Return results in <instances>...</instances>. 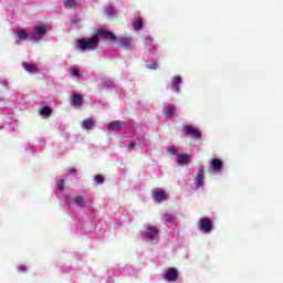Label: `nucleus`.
I'll return each instance as SVG.
<instances>
[{
	"instance_id": "393cba45",
	"label": "nucleus",
	"mask_w": 283,
	"mask_h": 283,
	"mask_svg": "<svg viewBox=\"0 0 283 283\" xmlns=\"http://www.w3.org/2000/svg\"><path fill=\"white\" fill-rule=\"evenodd\" d=\"M95 182L97 185H103V182H105V177L103 175H96L95 176Z\"/></svg>"
},
{
	"instance_id": "f3484780",
	"label": "nucleus",
	"mask_w": 283,
	"mask_h": 283,
	"mask_svg": "<svg viewBox=\"0 0 283 283\" xmlns=\"http://www.w3.org/2000/svg\"><path fill=\"white\" fill-rule=\"evenodd\" d=\"M74 205H76V207H80L81 209H83V207H85V197L76 196L74 198Z\"/></svg>"
},
{
	"instance_id": "bb28decb",
	"label": "nucleus",
	"mask_w": 283,
	"mask_h": 283,
	"mask_svg": "<svg viewBox=\"0 0 283 283\" xmlns=\"http://www.w3.org/2000/svg\"><path fill=\"white\" fill-rule=\"evenodd\" d=\"M64 185H65V179H60L57 181V189H59V191H63Z\"/></svg>"
},
{
	"instance_id": "9b49d317",
	"label": "nucleus",
	"mask_w": 283,
	"mask_h": 283,
	"mask_svg": "<svg viewBox=\"0 0 283 283\" xmlns=\"http://www.w3.org/2000/svg\"><path fill=\"white\" fill-rule=\"evenodd\" d=\"M154 200L156 202H164V200H167V193H165V190L155 189L154 190Z\"/></svg>"
},
{
	"instance_id": "473e14b6",
	"label": "nucleus",
	"mask_w": 283,
	"mask_h": 283,
	"mask_svg": "<svg viewBox=\"0 0 283 283\" xmlns=\"http://www.w3.org/2000/svg\"><path fill=\"white\" fill-rule=\"evenodd\" d=\"M76 23H78V20H72V21H71V24H72V25H76Z\"/></svg>"
},
{
	"instance_id": "423d86ee",
	"label": "nucleus",
	"mask_w": 283,
	"mask_h": 283,
	"mask_svg": "<svg viewBox=\"0 0 283 283\" xmlns=\"http://www.w3.org/2000/svg\"><path fill=\"white\" fill-rule=\"evenodd\" d=\"M223 163L220 158H213L210 160L209 169H212L216 174L222 171Z\"/></svg>"
},
{
	"instance_id": "7ed1b4c3",
	"label": "nucleus",
	"mask_w": 283,
	"mask_h": 283,
	"mask_svg": "<svg viewBox=\"0 0 283 283\" xmlns=\"http://www.w3.org/2000/svg\"><path fill=\"white\" fill-rule=\"evenodd\" d=\"M199 230L201 233H211V231H213V223L211 222V219H199Z\"/></svg>"
},
{
	"instance_id": "f03ea898",
	"label": "nucleus",
	"mask_w": 283,
	"mask_h": 283,
	"mask_svg": "<svg viewBox=\"0 0 283 283\" xmlns=\"http://www.w3.org/2000/svg\"><path fill=\"white\" fill-rule=\"evenodd\" d=\"M146 231V238H148L150 244H158L160 239V230H158L156 227L148 226Z\"/></svg>"
},
{
	"instance_id": "6ab92c4d",
	"label": "nucleus",
	"mask_w": 283,
	"mask_h": 283,
	"mask_svg": "<svg viewBox=\"0 0 283 283\" xmlns=\"http://www.w3.org/2000/svg\"><path fill=\"white\" fill-rule=\"evenodd\" d=\"M81 103H83V96L78 94H74L72 98V105L76 106V105H81Z\"/></svg>"
},
{
	"instance_id": "39448f33",
	"label": "nucleus",
	"mask_w": 283,
	"mask_h": 283,
	"mask_svg": "<svg viewBox=\"0 0 283 283\" xmlns=\"http://www.w3.org/2000/svg\"><path fill=\"white\" fill-rule=\"evenodd\" d=\"M95 36H97V39H107L108 41H115L116 39V34L112 33V31H108L107 29H97Z\"/></svg>"
},
{
	"instance_id": "a878e982",
	"label": "nucleus",
	"mask_w": 283,
	"mask_h": 283,
	"mask_svg": "<svg viewBox=\"0 0 283 283\" xmlns=\"http://www.w3.org/2000/svg\"><path fill=\"white\" fill-rule=\"evenodd\" d=\"M161 219L164 220V222H166V224L174 222V217L169 214H164Z\"/></svg>"
},
{
	"instance_id": "b1692460",
	"label": "nucleus",
	"mask_w": 283,
	"mask_h": 283,
	"mask_svg": "<svg viewBox=\"0 0 283 283\" xmlns=\"http://www.w3.org/2000/svg\"><path fill=\"white\" fill-rule=\"evenodd\" d=\"M115 13H116V11L114 10V7H107L105 9L106 17H114Z\"/></svg>"
},
{
	"instance_id": "c756f323",
	"label": "nucleus",
	"mask_w": 283,
	"mask_h": 283,
	"mask_svg": "<svg viewBox=\"0 0 283 283\" xmlns=\"http://www.w3.org/2000/svg\"><path fill=\"white\" fill-rule=\"evenodd\" d=\"M69 172L71 174V176H76V169L74 168H70Z\"/></svg>"
},
{
	"instance_id": "4be33fe9",
	"label": "nucleus",
	"mask_w": 283,
	"mask_h": 283,
	"mask_svg": "<svg viewBox=\"0 0 283 283\" xmlns=\"http://www.w3.org/2000/svg\"><path fill=\"white\" fill-rule=\"evenodd\" d=\"M63 6H64V8H72V9H74V8H76V0H65L64 2H63Z\"/></svg>"
},
{
	"instance_id": "6e6552de",
	"label": "nucleus",
	"mask_w": 283,
	"mask_h": 283,
	"mask_svg": "<svg viewBox=\"0 0 283 283\" xmlns=\"http://www.w3.org/2000/svg\"><path fill=\"white\" fill-rule=\"evenodd\" d=\"M196 187L200 189L205 185V167H200L197 176L195 177Z\"/></svg>"
},
{
	"instance_id": "f8f14e48",
	"label": "nucleus",
	"mask_w": 283,
	"mask_h": 283,
	"mask_svg": "<svg viewBox=\"0 0 283 283\" xmlns=\"http://www.w3.org/2000/svg\"><path fill=\"white\" fill-rule=\"evenodd\" d=\"M180 83H182V77L175 76L171 81L170 90L177 93L180 92Z\"/></svg>"
},
{
	"instance_id": "dca6fc26",
	"label": "nucleus",
	"mask_w": 283,
	"mask_h": 283,
	"mask_svg": "<svg viewBox=\"0 0 283 283\" xmlns=\"http://www.w3.org/2000/svg\"><path fill=\"white\" fill-rule=\"evenodd\" d=\"M132 45V38L124 36L120 38L119 48H129Z\"/></svg>"
},
{
	"instance_id": "0eeeda50",
	"label": "nucleus",
	"mask_w": 283,
	"mask_h": 283,
	"mask_svg": "<svg viewBox=\"0 0 283 283\" xmlns=\"http://www.w3.org/2000/svg\"><path fill=\"white\" fill-rule=\"evenodd\" d=\"M34 34H33V38H32V40L33 41H39V40H41V38L44 35V34H46V32H48V27H45V25H35L34 27Z\"/></svg>"
},
{
	"instance_id": "2eb2a0df",
	"label": "nucleus",
	"mask_w": 283,
	"mask_h": 283,
	"mask_svg": "<svg viewBox=\"0 0 283 283\" xmlns=\"http://www.w3.org/2000/svg\"><path fill=\"white\" fill-rule=\"evenodd\" d=\"M189 163V155L179 154L177 155V165H187Z\"/></svg>"
},
{
	"instance_id": "f704fd0d",
	"label": "nucleus",
	"mask_w": 283,
	"mask_h": 283,
	"mask_svg": "<svg viewBox=\"0 0 283 283\" xmlns=\"http://www.w3.org/2000/svg\"><path fill=\"white\" fill-rule=\"evenodd\" d=\"M0 129H4V126L0 124Z\"/></svg>"
},
{
	"instance_id": "c9c22d12",
	"label": "nucleus",
	"mask_w": 283,
	"mask_h": 283,
	"mask_svg": "<svg viewBox=\"0 0 283 283\" xmlns=\"http://www.w3.org/2000/svg\"><path fill=\"white\" fill-rule=\"evenodd\" d=\"M66 202H70V197H66Z\"/></svg>"
},
{
	"instance_id": "4468645a",
	"label": "nucleus",
	"mask_w": 283,
	"mask_h": 283,
	"mask_svg": "<svg viewBox=\"0 0 283 283\" xmlns=\"http://www.w3.org/2000/svg\"><path fill=\"white\" fill-rule=\"evenodd\" d=\"M174 114H176V106L168 105L164 113L165 118H174Z\"/></svg>"
},
{
	"instance_id": "c85d7f7f",
	"label": "nucleus",
	"mask_w": 283,
	"mask_h": 283,
	"mask_svg": "<svg viewBox=\"0 0 283 283\" xmlns=\"http://www.w3.org/2000/svg\"><path fill=\"white\" fill-rule=\"evenodd\" d=\"M72 74L73 76H81V71H78L77 69H73Z\"/></svg>"
},
{
	"instance_id": "5701e85b",
	"label": "nucleus",
	"mask_w": 283,
	"mask_h": 283,
	"mask_svg": "<svg viewBox=\"0 0 283 283\" xmlns=\"http://www.w3.org/2000/svg\"><path fill=\"white\" fill-rule=\"evenodd\" d=\"M23 67L27 72H36V66H34V64L31 63H24Z\"/></svg>"
},
{
	"instance_id": "f257e3e1",
	"label": "nucleus",
	"mask_w": 283,
	"mask_h": 283,
	"mask_svg": "<svg viewBox=\"0 0 283 283\" xmlns=\"http://www.w3.org/2000/svg\"><path fill=\"white\" fill-rule=\"evenodd\" d=\"M99 40L96 35L88 39L77 40V45L81 50H98Z\"/></svg>"
},
{
	"instance_id": "a211bd4d",
	"label": "nucleus",
	"mask_w": 283,
	"mask_h": 283,
	"mask_svg": "<svg viewBox=\"0 0 283 283\" xmlns=\"http://www.w3.org/2000/svg\"><path fill=\"white\" fill-rule=\"evenodd\" d=\"M17 36H19L21 41H27V39L30 38V35L23 29L17 31Z\"/></svg>"
},
{
	"instance_id": "aec40b11",
	"label": "nucleus",
	"mask_w": 283,
	"mask_h": 283,
	"mask_svg": "<svg viewBox=\"0 0 283 283\" xmlns=\"http://www.w3.org/2000/svg\"><path fill=\"white\" fill-rule=\"evenodd\" d=\"M40 114L41 116H52V108L50 106H43Z\"/></svg>"
},
{
	"instance_id": "2f4dec72",
	"label": "nucleus",
	"mask_w": 283,
	"mask_h": 283,
	"mask_svg": "<svg viewBox=\"0 0 283 283\" xmlns=\"http://www.w3.org/2000/svg\"><path fill=\"white\" fill-rule=\"evenodd\" d=\"M169 151H170V154L174 155V154H177L178 150L176 148H170Z\"/></svg>"
},
{
	"instance_id": "cd10ccee",
	"label": "nucleus",
	"mask_w": 283,
	"mask_h": 283,
	"mask_svg": "<svg viewBox=\"0 0 283 283\" xmlns=\"http://www.w3.org/2000/svg\"><path fill=\"white\" fill-rule=\"evenodd\" d=\"M18 271H20L21 273H25V271H28V266H25V265H19V266H18Z\"/></svg>"
},
{
	"instance_id": "1a4fd4ad",
	"label": "nucleus",
	"mask_w": 283,
	"mask_h": 283,
	"mask_svg": "<svg viewBox=\"0 0 283 283\" xmlns=\"http://www.w3.org/2000/svg\"><path fill=\"white\" fill-rule=\"evenodd\" d=\"M124 126H125V122L114 120L107 124V129H111L113 132H120V129H123Z\"/></svg>"
},
{
	"instance_id": "9d476101",
	"label": "nucleus",
	"mask_w": 283,
	"mask_h": 283,
	"mask_svg": "<svg viewBox=\"0 0 283 283\" xmlns=\"http://www.w3.org/2000/svg\"><path fill=\"white\" fill-rule=\"evenodd\" d=\"M165 279L168 282H176V280H178V270H176L175 268L168 269V271L166 272Z\"/></svg>"
},
{
	"instance_id": "ddd939ff",
	"label": "nucleus",
	"mask_w": 283,
	"mask_h": 283,
	"mask_svg": "<svg viewBox=\"0 0 283 283\" xmlns=\"http://www.w3.org/2000/svg\"><path fill=\"white\" fill-rule=\"evenodd\" d=\"M81 125L83 129L90 130V129H94V125H96V122L94 120V118L88 117L84 119Z\"/></svg>"
},
{
	"instance_id": "20e7f679",
	"label": "nucleus",
	"mask_w": 283,
	"mask_h": 283,
	"mask_svg": "<svg viewBox=\"0 0 283 283\" xmlns=\"http://www.w3.org/2000/svg\"><path fill=\"white\" fill-rule=\"evenodd\" d=\"M181 132H184L186 136H190V138H200L202 136V133H200L198 128L189 125H184Z\"/></svg>"
},
{
	"instance_id": "7c9ffc66",
	"label": "nucleus",
	"mask_w": 283,
	"mask_h": 283,
	"mask_svg": "<svg viewBox=\"0 0 283 283\" xmlns=\"http://www.w3.org/2000/svg\"><path fill=\"white\" fill-rule=\"evenodd\" d=\"M127 147H128V149H134V147H136V143L130 142Z\"/></svg>"
},
{
	"instance_id": "72a5a7b5",
	"label": "nucleus",
	"mask_w": 283,
	"mask_h": 283,
	"mask_svg": "<svg viewBox=\"0 0 283 283\" xmlns=\"http://www.w3.org/2000/svg\"><path fill=\"white\" fill-rule=\"evenodd\" d=\"M157 67H158V64L154 62V70H156Z\"/></svg>"
},
{
	"instance_id": "412c9836",
	"label": "nucleus",
	"mask_w": 283,
	"mask_h": 283,
	"mask_svg": "<svg viewBox=\"0 0 283 283\" xmlns=\"http://www.w3.org/2000/svg\"><path fill=\"white\" fill-rule=\"evenodd\" d=\"M144 25H145V23L143 22V19H139V20H137L136 22L133 23V28L136 31L143 30Z\"/></svg>"
}]
</instances>
